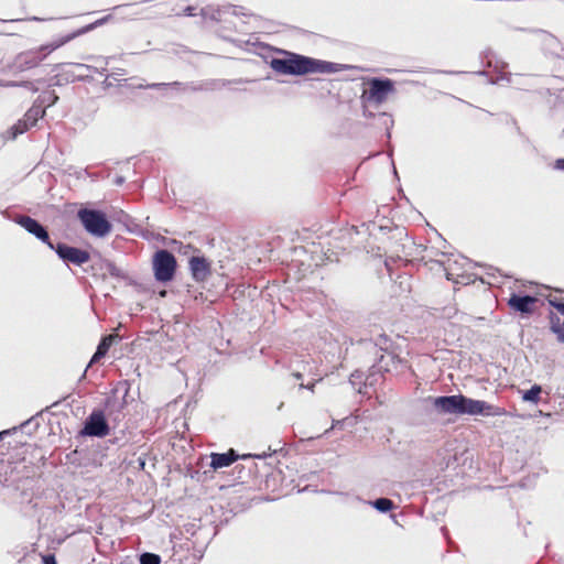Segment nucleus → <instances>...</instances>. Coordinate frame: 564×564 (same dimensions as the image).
Segmentation results:
<instances>
[{"label": "nucleus", "instance_id": "obj_1", "mask_svg": "<svg viewBox=\"0 0 564 564\" xmlns=\"http://www.w3.org/2000/svg\"><path fill=\"white\" fill-rule=\"evenodd\" d=\"M270 66L276 73L295 76L312 73L334 74L349 68L347 65L315 59L295 53H286L284 58H273Z\"/></svg>", "mask_w": 564, "mask_h": 564}, {"label": "nucleus", "instance_id": "obj_2", "mask_svg": "<svg viewBox=\"0 0 564 564\" xmlns=\"http://www.w3.org/2000/svg\"><path fill=\"white\" fill-rule=\"evenodd\" d=\"M77 217L85 230L94 237L104 238L111 231L110 221L100 210L82 208L78 210Z\"/></svg>", "mask_w": 564, "mask_h": 564}, {"label": "nucleus", "instance_id": "obj_3", "mask_svg": "<svg viewBox=\"0 0 564 564\" xmlns=\"http://www.w3.org/2000/svg\"><path fill=\"white\" fill-rule=\"evenodd\" d=\"M459 415L500 416L503 410L482 400L458 394Z\"/></svg>", "mask_w": 564, "mask_h": 564}, {"label": "nucleus", "instance_id": "obj_4", "mask_svg": "<svg viewBox=\"0 0 564 564\" xmlns=\"http://www.w3.org/2000/svg\"><path fill=\"white\" fill-rule=\"evenodd\" d=\"M176 261L172 253L166 250H160L155 253L153 260V268L155 278L159 281H170L175 271Z\"/></svg>", "mask_w": 564, "mask_h": 564}, {"label": "nucleus", "instance_id": "obj_5", "mask_svg": "<svg viewBox=\"0 0 564 564\" xmlns=\"http://www.w3.org/2000/svg\"><path fill=\"white\" fill-rule=\"evenodd\" d=\"M109 426L101 411H94L86 420L83 435L104 437L108 435Z\"/></svg>", "mask_w": 564, "mask_h": 564}, {"label": "nucleus", "instance_id": "obj_6", "mask_svg": "<svg viewBox=\"0 0 564 564\" xmlns=\"http://www.w3.org/2000/svg\"><path fill=\"white\" fill-rule=\"evenodd\" d=\"M369 85L370 88L365 95L369 101L378 105L386 101L388 95L393 91V83L390 79L372 78Z\"/></svg>", "mask_w": 564, "mask_h": 564}, {"label": "nucleus", "instance_id": "obj_7", "mask_svg": "<svg viewBox=\"0 0 564 564\" xmlns=\"http://www.w3.org/2000/svg\"><path fill=\"white\" fill-rule=\"evenodd\" d=\"M433 411L438 415H459L458 394L430 398Z\"/></svg>", "mask_w": 564, "mask_h": 564}, {"label": "nucleus", "instance_id": "obj_8", "mask_svg": "<svg viewBox=\"0 0 564 564\" xmlns=\"http://www.w3.org/2000/svg\"><path fill=\"white\" fill-rule=\"evenodd\" d=\"M56 253L59 259L77 265L88 262L90 258L87 251L61 242L56 245Z\"/></svg>", "mask_w": 564, "mask_h": 564}, {"label": "nucleus", "instance_id": "obj_9", "mask_svg": "<svg viewBox=\"0 0 564 564\" xmlns=\"http://www.w3.org/2000/svg\"><path fill=\"white\" fill-rule=\"evenodd\" d=\"M33 124H35V115L33 113V108H30L23 120H19L13 127L3 133V139L14 140L19 134L24 133L29 127H32Z\"/></svg>", "mask_w": 564, "mask_h": 564}, {"label": "nucleus", "instance_id": "obj_10", "mask_svg": "<svg viewBox=\"0 0 564 564\" xmlns=\"http://www.w3.org/2000/svg\"><path fill=\"white\" fill-rule=\"evenodd\" d=\"M536 302V299L533 296H521L517 294H512L508 301L510 307L514 311H518L523 314L532 313L533 304Z\"/></svg>", "mask_w": 564, "mask_h": 564}, {"label": "nucleus", "instance_id": "obj_11", "mask_svg": "<svg viewBox=\"0 0 564 564\" xmlns=\"http://www.w3.org/2000/svg\"><path fill=\"white\" fill-rule=\"evenodd\" d=\"M192 275L196 281H204L209 275V263L203 257H192L189 260Z\"/></svg>", "mask_w": 564, "mask_h": 564}, {"label": "nucleus", "instance_id": "obj_12", "mask_svg": "<svg viewBox=\"0 0 564 564\" xmlns=\"http://www.w3.org/2000/svg\"><path fill=\"white\" fill-rule=\"evenodd\" d=\"M110 17H105L102 19H99L97 21H95L94 23H90L79 30H77L76 32L72 33V34H68L64 37H62L61 40L54 42L52 45H51V51L66 44L67 42L74 40L75 37L79 36V35H83L89 31H93L94 29H96L97 26L99 25H102L104 23H106L108 20H109Z\"/></svg>", "mask_w": 564, "mask_h": 564}, {"label": "nucleus", "instance_id": "obj_13", "mask_svg": "<svg viewBox=\"0 0 564 564\" xmlns=\"http://www.w3.org/2000/svg\"><path fill=\"white\" fill-rule=\"evenodd\" d=\"M238 457L239 456L236 455L234 449H230L228 453H223V454L214 453L210 456V458H212L210 466L214 469H220V468L230 466L234 462H236L238 459Z\"/></svg>", "mask_w": 564, "mask_h": 564}, {"label": "nucleus", "instance_id": "obj_14", "mask_svg": "<svg viewBox=\"0 0 564 564\" xmlns=\"http://www.w3.org/2000/svg\"><path fill=\"white\" fill-rule=\"evenodd\" d=\"M118 335L116 334H110L106 337L102 338V340L99 343L98 347H97V350L96 352L94 354L90 362H97L101 357H104L108 349L110 348V346L118 340Z\"/></svg>", "mask_w": 564, "mask_h": 564}, {"label": "nucleus", "instance_id": "obj_15", "mask_svg": "<svg viewBox=\"0 0 564 564\" xmlns=\"http://www.w3.org/2000/svg\"><path fill=\"white\" fill-rule=\"evenodd\" d=\"M541 392H542L541 386L534 384V386H532L531 389L523 392L522 399L527 402L538 403L540 401Z\"/></svg>", "mask_w": 564, "mask_h": 564}, {"label": "nucleus", "instance_id": "obj_16", "mask_svg": "<svg viewBox=\"0 0 564 564\" xmlns=\"http://www.w3.org/2000/svg\"><path fill=\"white\" fill-rule=\"evenodd\" d=\"M371 505L380 512H387L390 511L393 508L392 500L388 498H379L371 502Z\"/></svg>", "mask_w": 564, "mask_h": 564}, {"label": "nucleus", "instance_id": "obj_17", "mask_svg": "<svg viewBox=\"0 0 564 564\" xmlns=\"http://www.w3.org/2000/svg\"><path fill=\"white\" fill-rule=\"evenodd\" d=\"M37 240H41L43 243H45L50 249L56 251V246L51 241L50 236L47 231L37 224Z\"/></svg>", "mask_w": 564, "mask_h": 564}, {"label": "nucleus", "instance_id": "obj_18", "mask_svg": "<svg viewBox=\"0 0 564 564\" xmlns=\"http://www.w3.org/2000/svg\"><path fill=\"white\" fill-rule=\"evenodd\" d=\"M17 223L24 227L30 234L35 235V220L28 216H21Z\"/></svg>", "mask_w": 564, "mask_h": 564}, {"label": "nucleus", "instance_id": "obj_19", "mask_svg": "<svg viewBox=\"0 0 564 564\" xmlns=\"http://www.w3.org/2000/svg\"><path fill=\"white\" fill-rule=\"evenodd\" d=\"M160 562H161L160 556L154 553L147 552L140 556L141 564H160Z\"/></svg>", "mask_w": 564, "mask_h": 564}, {"label": "nucleus", "instance_id": "obj_20", "mask_svg": "<svg viewBox=\"0 0 564 564\" xmlns=\"http://www.w3.org/2000/svg\"><path fill=\"white\" fill-rule=\"evenodd\" d=\"M32 62L33 57L30 54H21L15 62V67L18 69L24 70V68H22V65H30L32 64Z\"/></svg>", "mask_w": 564, "mask_h": 564}, {"label": "nucleus", "instance_id": "obj_21", "mask_svg": "<svg viewBox=\"0 0 564 564\" xmlns=\"http://www.w3.org/2000/svg\"><path fill=\"white\" fill-rule=\"evenodd\" d=\"M552 330L557 334V337L561 341L564 343V326L560 324V319L556 321L552 319Z\"/></svg>", "mask_w": 564, "mask_h": 564}, {"label": "nucleus", "instance_id": "obj_22", "mask_svg": "<svg viewBox=\"0 0 564 564\" xmlns=\"http://www.w3.org/2000/svg\"><path fill=\"white\" fill-rule=\"evenodd\" d=\"M549 303L551 306L555 307L561 314L564 315V303L561 302L556 296H549Z\"/></svg>", "mask_w": 564, "mask_h": 564}, {"label": "nucleus", "instance_id": "obj_23", "mask_svg": "<svg viewBox=\"0 0 564 564\" xmlns=\"http://www.w3.org/2000/svg\"><path fill=\"white\" fill-rule=\"evenodd\" d=\"M43 563L44 564H57L54 555H44Z\"/></svg>", "mask_w": 564, "mask_h": 564}, {"label": "nucleus", "instance_id": "obj_24", "mask_svg": "<svg viewBox=\"0 0 564 564\" xmlns=\"http://www.w3.org/2000/svg\"><path fill=\"white\" fill-rule=\"evenodd\" d=\"M23 86L28 89V91H29L30 94H33V91H34V86H33L32 82H30V80H25V82H23Z\"/></svg>", "mask_w": 564, "mask_h": 564}, {"label": "nucleus", "instance_id": "obj_25", "mask_svg": "<svg viewBox=\"0 0 564 564\" xmlns=\"http://www.w3.org/2000/svg\"><path fill=\"white\" fill-rule=\"evenodd\" d=\"M184 14H185V15H188V17L195 15V13H194V8H193V7H187V8H185V10H184Z\"/></svg>", "mask_w": 564, "mask_h": 564}, {"label": "nucleus", "instance_id": "obj_26", "mask_svg": "<svg viewBox=\"0 0 564 564\" xmlns=\"http://www.w3.org/2000/svg\"><path fill=\"white\" fill-rule=\"evenodd\" d=\"M77 69H91L93 67L86 64H75L74 65Z\"/></svg>", "mask_w": 564, "mask_h": 564}, {"label": "nucleus", "instance_id": "obj_27", "mask_svg": "<svg viewBox=\"0 0 564 564\" xmlns=\"http://www.w3.org/2000/svg\"><path fill=\"white\" fill-rule=\"evenodd\" d=\"M556 167L560 170H564V159L556 161Z\"/></svg>", "mask_w": 564, "mask_h": 564}, {"label": "nucleus", "instance_id": "obj_28", "mask_svg": "<svg viewBox=\"0 0 564 564\" xmlns=\"http://www.w3.org/2000/svg\"><path fill=\"white\" fill-rule=\"evenodd\" d=\"M9 433H10V431H3V432H0V440H2V436H3L4 434H9Z\"/></svg>", "mask_w": 564, "mask_h": 564}, {"label": "nucleus", "instance_id": "obj_29", "mask_svg": "<svg viewBox=\"0 0 564 564\" xmlns=\"http://www.w3.org/2000/svg\"><path fill=\"white\" fill-rule=\"evenodd\" d=\"M164 84H152L150 85L149 87H160V86H163Z\"/></svg>", "mask_w": 564, "mask_h": 564}, {"label": "nucleus", "instance_id": "obj_30", "mask_svg": "<svg viewBox=\"0 0 564 564\" xmlns=\"http://www.w3.org/2000/svg\"><path fill=\"white\" fill-rule=\"evenodd\" d=\"M6 86H18V84L17 83H8V84H6Z\"/></svg>", "mask_w": 564, "mask_h": 564}, {"label": "nucleus", "instance_id": "obj_31", "mask_svg": "<svg viewBox=\"0 0 564 564\" xmlns=\"http://www.w3.org/2000/svg\"><path fill=\"white\" fill-rule=\"evenodd\" d=\"M248 457H251V455H250V454H248V455H242V456H241V458H242V459H246V458H248Z\"/></svg>", "mask_w": 564, "mask_h": 564}, {"label": "nucleus", "instance_id": "obj_32", "mask_svg": "<svg viewBox=\"0 0 564 564\" xmlns=\"http://www.w3.org/2000/svg\"><path fill=\"white\" fill-rule=\"evenodd\" d=\"M117 183H118V184H121V183H122V178H118V180H117Z\"/></svg>", "mask_w": 564, "mask_h": 564}, {"label": "nucleus", "instance_id": "obj_33", "mask_svg": "<svg viewBox=\"0 0 564 564\" xmlns=\"http://www.w3.org/2000/svg\"><path fill=\"white\" fill-rule=\"evenodd\" d=\"M86 371H87V369L84 371L82 379H84L86 377Z\"/></svg>", "mask_w": 564, "mask_h": 564}]
</instances>
